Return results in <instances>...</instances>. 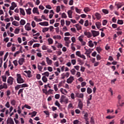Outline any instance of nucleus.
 Instances as JSON below:
<instances>
[{
    "instance_id": "obj_40",
    "label": "nucleus",
    "mask_w": 124,
    "mask_h": 124,
    "mask_svg": "<svg viewBox=\"0 0 124 124\" xmlns=\"http://www.w3.org/2000/svg\"><path fill=\"white\" fill-rule=\"evenodd\" d=\"M37 67L39 71H42V69H43V67L42 66L38 64Z\"/></svg>"
},
{
    "instance_id": "obj_14",
    "label": "nucleus",
    "mask_w": 124,
    "mask_h": 124,
    "mask_svg": "<svg viewBox=\"0 0 124 124\" xmlns=\"http://www.w3.org/2000/svg\"><path fill=\"white\" fill-rule=\"evenodd\" d=\"M7 85L5 83H3V85L1 84L0 85V90H2V89H7Z\"/></svg>"
},
{
    "instance_id": "obj_37",
    "label": "nucleus",
    "mask_w": 124,
    "mask_h": 124,
    "mask_svg": "<svg viewBox=\"0 0 124 124\" xmlns=\"http://www.w3.org/2000/svg\"><path fill=\"white\" fill-rule=\"evenodd\" d=\"M49 75H50V73H49V72H45V73L42 74V75H45L47 77H49Z\"/></svg>"
},
{
    "instance_id": "obj_29",
    "label": "nucleus",
    "mask_w": 124,
    "mask_h": 124,
    "mask_svg": "<svg viewBox=\"0 0 124 124\" xmlns=\"http://www.w3.org/2000/svg\"><path fill=\"white\" fill-rule=\"evenodd\" d=\"M20 24L21 26H24L26 24V21L24 19H21Z\"/></svg>"
},
{
    "instance_id": "obj_50",
    "label": "nucleus",
    "mask_w": 124,
    "mask_h": 124,
    "mask_svg": "<svg viewBox=\"0 0 124 124\" xmlns=\"http://www.w3.org/2000/svg\"><path fill=\"white\" fill-rule=\"evenodd\" d=\"M40 46V44H35L33 45V48L38 47Z\"/></svg>"
},
{
    "instance_id": "obj_7",
    "label": "nucleus",
    "mask_w": 124,
    "mask_h": 124,
    "mask_svg": "<svg viewBox=\"0 0 124 124\" xmlns=\"http://www.w3.org/2000/svg\"><path fill=\"white\" fill-rule=\"evenodd\" d=\"M25 29L26 31H31V23H27V25L25 26Z\"/></svg>"
},
{
    "instance_id": "obj_60",
    "label": "nucleus",
    "mask_w": 124,
    "mask_h": 124,
    "mask_svg": "<svg viewBox=\"0 0 124 124\" xmlns=\"http://www.w3.org/2000/svg\"><path fill=\"white\" fill-rule=\"evenodd\" d=\"M31 26H32V28H35L36 24H35V22H34V21H32Z\"/></svg>"
},
{
    "instance_id": "obj_5",
    "label": "nucleus",
    "mask_w": 124,
    "mask_h": 124,
    "mask_svg": "<svg viewBox=\"0 0 124 124\" xmlns=\"http://www.w3.org/2000/svg\"><path fill=\"white\" fill-rule=\"evenodd\" d=\"M91 32L93 37H96V36H98V35H99V32L98 31L92 30Z\"/></svg>"
},
{
    "instance_id": "obj_28",
    "label": "nucleus",
    "mask_w": 124,
    "mask_h": 124,
    "mask_svg": "<svg viewBox=\"0 0 124 124\" xmlns=\"http://www.w3.org/2000/svg\"><path fill=\"white\" fill-rule=\"evenodd\" d=\"M65 98V96L64 95H62L60 99V102L61 103H62L64 100V99Z\"/></svg>"
},
{
    "instance_id": "obj_51",
    "label": "nucleus",
    "mask_w": 124,
    "mask_h": 124,
    "mask_svg": "<svg viewBox=\"0 0 124 124\" xmlns=\"http://www.w3.org/2000/svg\"><path fill=\"white\" fill-rule=\"evenodd\" d=\"M60 11H61V7L60 6H58L56 8V12L57 13H59V12H60Z\"/></svg>"
},
{
    "instance_id": "obj_10",
    "label": "nucleus",
    "mask_w": 124,
    "mask_h": 124,
    "mask_svg": "<svg viewBox=\"0 0 124 124\" xmlns=\"http://www.w3.org/2000/svg\"><path fill=\"white\" fill-rule=\"evenodd\" d=\"M24 72L27 73L28 78H31V77H32V75H31V71H25Z\"/></svg>"
},
{
    "instance_id": "obj_64",
    "label": "nucleus",
    "mask_w": 124,
    "mask_h": 124,
    "mask_svg": "<svg viewBox=\"0 0 124 124\" xmlns=\"http://www.w3.org/2000/svg\"><path fill=\"white\" fill-rule=\"evenodd\" d=\"M86 85H87V83H86L85 81H83V82H81V87H85V86H86Z\"/></svg>"
},
{
    "instance_id": "obj_18",
    "label": "nucleus",
    "mask_w": 124,
    "mask_h": 124,
    "mask_svg": "<svg viewBox=\"0 0 124 124\" xmlns=\"http://www.w3.org/2000/svg\"><path fill=\"white\" fill-rule=\"evenodd\" d=\"M88 117H89V114L88 112H86L84 115V119L85 121H89V118H88Z\"/></svg>"
},
{
    "instance_id": "obj_62",
    "label": "nucleus",
    "mask_w": 124,
    "mask_h": 124,
    "mask_svg": "<svg viewBox=\"0 0 124 124\" xmlns=\"http://www.w3.org/2000/svg\"><path fill=\"white\" fill-rule=\"evenodd\" d=\"M60 94H56L55 95V98L56 99H59L60 98Z\"/></svg>"
},
{
    "instance_id": "obj_4",
    "label": "nucleus",
    "mask_w": 124,
    "mask_h": 124,
    "mask_svg": "<svg viewBox=\"0 0 124 124\" xmlns=\"http://www.w3.org/2000/svg\"><path fill=\"white\" fill-rule=\"evenodd\" d=\"M74 81V77H73V76H70L69 78L67 79L66 82L68 84H71Z\"/></svg>"
},
{
    "instance_id": "obj_61",
    "label": "nucleus",
    "mask_w": 124,
    "mask_h": 124,
    "mask_svg": "<svg viewBox=\"0 0 124 124\" xmlns=\"http://www.w3.org/2000/svg\"><path fill=\"white\" fill-rule=\"evenodd\" d=\"M63 102H64V103H65L66 104H67V103H68V99L65 98Z\"/></svg>"
},
{
    "instance_id": "obj_54",
    "label": "nucleus",
    "mask_w": 124,
    "mask_h": 124,
    "mask_svg": "<svg viewBox=\"0 0 124 124\" xmlns=\"http://www.w3.org/2000/svg\"><path fill=\"white\" fill-rule=\"evenodd\" d=\"M36 78L38 79V80H40V79H41V75L39 74H37Z\"/></svg>"
},
{
    "instance_id": "obj_30",
    "label": "nucleus",
    "mask_w": 124,
    "mask_h": 124,
    "mask_svg": "<svg viewBox=\"0 0 124 124\" xmlns=\"http://www.w3.org/2000/svg\"><path fill=\"white\" fill-rule=\"evenodd\" d=\"M76 27L77 28L78 31H80V30H81L82 29L81 26H80V25L78 24H76Z\"/></svg>"
},
{
    "instance_id": "obj_35",
    "label": "nucleus",
    "mask_w": 124,
    "mask_h": 124,
    "mask_svg": "<svg viewBox=\"0 0 124 124\" xmlns=\"http://www.w3.org/2000/svg\"><path fill=\"white\" fill-rule=\"evenodd\" d=\"M49 31V28L45 27L43 29L42 31L43 32H46V31Z\"/></svg>"
},
{
    "instance_id": "obj_52",
    "label": "nucleus",
    "mask_w": 124,
    "mask_h": 124,
    "mask_svg": "<svg viewBox=\"0 0 124 124\" xmlns=\"http://www.w3.org/2000/svg\"><path fill=\"white\" fill-rule=\"evenodd\" d=\"M76 56H78V57H80L81 56V52L80 51H78L76 52Z\"/></svg>"
},
{
    "instance_id": "obj_22",
    "label": "nucleus",
    "mask_w": 124,
    "mask_h": 124,
    "mask_svg": "<svg viewBox=\"0 0 124 124\" xmlns=\"http://www.w3.org/2000/svg\"><path fill=\"white\" fill-rule=\"evenodd\" d=\"M27 14L28 15H31V8H29L28 9H26Z\"/></svg>"
},
{
    "instance_id": "obj_2",
    "label": "nucleus",
    "mask_w": 124,
    "mask_h": 124,
    "mask_svg": "<svg viewBox=\"0 0 124 124\" xmlns=\"http://www.w3.org/2000/svg\"><path fill=\"white\" fill-rule=\"evenodd\" d=\"M13 81H14V78L11 77H9L7 79V83L10 86H12L13 85Z\"/></svg>"
},
{
    "instance_id": "obj_17",
    "label": "nucleus",
    "mask_w": 124,
    "mask_h": 124,
    "mask_svg": "<svg viewBox=\"0 0 124 124\" xmlns=\"http://www.w3.org/2000/svg\"><path fill=\"white\" fill-rule=\"evenodd\" d=\"M83 11H84L85 13H87V12H90V11H91V9L88 7H86L84 8Z\"/></svg>"
},
{
    "instance_id": "obj_21",
    "label": "nucleus",
    "mask_w": 124,
    "mask_h": 124,
    "mask_svg": "<svg viewBox=\"0 0 124 124\" xmlns=\"http://www.w3.org/2000/svg\"><path fill=\"white\" fill-rule=\"evenodd\" d=\"M87 93H88V94H91V93H93V90L91 88L88 87L87 89Z\"/></svg>"
},
{
    "instance_id": "obj_59",
    "label": "nucleus",
    "mask_w": 124,
    "mask_h": 124,
    "mask_svg": "<svg viewBox=\"0 0 124 124\" xmlns=\"http://www.w3.org/2000/svg\"><path fill=\"white\" fill-rule=\"evenodd\" d=\"M96 51H97L98 53H100V52H101V47H96Z\"/></svg>"
},
{
    "instance_id": "obj_48",
    "label": "nucleus",
    "mask_w": 124,
    "mask_h": 124,
    "mask_svg": "<svg viewBox=\"0 0 124 124\" xmlns=\"http://www.w3.org/2000/svg\"><path fill=\"white\" fill-rule=\"evenodd\" d=\"M90 123L92 124H94V119H93V117H92L91 118V121H90Z\"/></svg>"
},
{
    "instance_id": "obj_39",
    "label": "nucleus",
    "mask_w": 124,
    "mask_h": 124,
    "mask_svg": "<svg viewBox=\"0 0 124 124\" xmlns=\"http://www.w3.org/2000/svg\"><path fill=\"white\" fill-rule=\"evenodd\" d=\"M7 124H8L9 123L10 124H14V122L13 121V119H11L9 121H7Z\"/></svg>"
},
{
    "instance_id": "obj_9",
    "label": "nucleus",
    "mask_w": 124,
    "mask_h": 124,
    "mask_svg": "<svg viewBox=\"0 0 124 124\" xmlns=\"http://www.w3.org/2000/svg\"><path fill=\"white\" fill-rule=\"evenodd\" d=\"M84 35L88 37V38H91L93 36V34L90 32L85 31Z\"/></svg>"
},
{
    "instance_id": "obj_53",
    "label": "nucleus",
    "mask_w": 124,
    "mask_h": 124,
    "mask_svg": "<svg viewBox=\"0 0 124 124\" xmlns=\"http://www.w3.org/2000/svg\"><path fill=\"white\" fill-rule=\"evenodd\" d=\"M13 63L15 66H17L18 65V61L17 60H15L13 61Z\"/></svg>"
},
{
    "instance_id": "obj_26",
    "label": "nucleus",
    "mask_w": 124,
    "mask_h": 124,
    "mask_svg": "<svg viewBox=\"0 0 124 124\" xmlns=\"http://www.w3.org/2000/svg\"><path fill=\"white\" fill-rule=\"evenodd\" d=\"M89 46L90 47V48H93V41L90 40L89 41Z\"/></svg>"
},
{
    "instance_id": "obj_55",
    "label": "nucleus",
    "mask_w": 124,
    "mask_h": 124,
    "mask_svg": "<svg viewBox=\"0 0 124 124\" xmlns=\"http://www.w3.org/2000/svg\"><path fill=\"white\" fill-rule=\"evenodd\" d=\"M106 118V119H108V120H111V119H114V118H115V117L108 115Z\"/></svg>"
},
{
    "instance_id": "obj_16",
    "label": "nucleus",
    "mask_w": 124,
    "mask_h": 124,
    "mask_svg": "<svg viewBox=\"0 0 124 124\" xmlns=\"http://www.w3.org/2000/svg\"><path fill=\"white\" fill-rule=\"evenodd\" d=\"M95 16L96 17V18L98 19L99 20L101 18V15H100V14L98 13H96L95 14Z\"/></svg>"
},
{
    "instance_id": "obj_31",
    "label": "nucleus",
    "mask_w": 124,
    "mask_h": 124,
    "mask_svg": "<svg viewBox=\"0 0 124 124\" xmlns=\"http://www.w3.org/2000/svg\"><path fill=\"white\" fill-rule=\"evenodd\" d=\"M19 32H20V29L18 28H16L14 31L16 34H18V33H19Z\"/></svg>"
},
{
    "instance_id": "obj_27",
    "label": "nucleus",
    "mask_w": 124,
    "mask_h": 124,
    "mask_svg": "<svg viewBox=\"0 0 124 124\" xmlns=\"http://www.w3.org/2000/svg\"><path fill=\"white\" fill-rule=\"evenodd\" d=\"M12 25L16 26V27H18V26H19V22L16 21H14L12 22Z\"/></svg>"
},
{
    "instance_id": "obj_58",
    "label": "nucleus",
    "mask_w": 124,
    "mask_h": 124,
    "mask_svg": "<svg viewBox=\"0 0 124 124\" xmlns=\"http://www.w3.org/2000/svg\"><path fill=\"white\" fill-rule=\"evenodd\" d=\"M23 91L24 89H20L18 92V95H19L20 93H23Z\"/></svg>"
},
{
    "instance_id": "obj_57",
    "label": "nucleus",
    "mask_w": 124,
    "mask_h": 124,
    "mask_svg": "<svg viewBox=\"0 0 124 124\" xmlns=\"http://www.w3.org/2000/svg\"><path fill=\"white\" fill-rule=\"evenodd\" d=\"M61 24L62 27H63V26H64V19H62L61 20Z\"/></svg>"
},
{
    "instance_id": "obj_15",
    "label": "nucleus",
    "mask_w": 124,
    "mask_h": 124,
    "mask_svg": "<svg viewBox=\"0 0 124 124\" xmlns=\"http://www.w3.org/2000/svg\"><path fill=\"white\" fill-rule=\"evenodd\" d=\"M46 62H47V64H49V65H51V64H52V62H53V61H52V60H50L49 57H46Z\"/></svg>"
},
{
    "instance_id": "obj_43",
    "label": "nucleus",
    "mask_w": 124,
    "mask_h": 124,
    "mask_svg": "<svg viewBox=\"0 0 124 124\" xmlns=\"http://www.w3.org/2000/svg\"><path fill=\"white\" fill-rule=\"evenodd\" d=\"M76 73V70H75L74 69H72L71 70V73L72 74V75H75V73Z\"/></svg>"
},
{
    "instance_id": "obj_1",
    "label": "nucleus",
    "mask_w": 124,
    "mask_h": 124,
    "mask_svg": "<svg viewBox=\"0 0 124 124\" xmlns=\"http://www.w3.org/2000/svg\"><path fill=\"white\" fill-rule=\"evenodd\" d=\"M16 76V81L18 84H22L25 82V81H24V79L22 78V77L20 74H17Z\"/></svg>"
},
{
    "instance_id": "obj_8",
    "label": "nucleus",
    "mask_w": 124,
    "mask_h": 124,
    "mask_svg": "<svg viewBox=\"0 0 124 124\" xmlns=\"http://www.w3.org/2000/svg\"><path fill=\"white\" fill-rule=\"evenodd\" d=\"M116 6H117L118 9H120L122 6H124V2H119L115 4Z\"/></svg>"
},
{
    "instance_id": "obj_45",
    "label": "nucleus",
    "mask_w": 124,
    "mask_h": 124,
    "mask_svg": "<svg viewBox=\"0 0 124 124\" xmlns=\"http://www.w3.org/2000/svg\"><path fill=\"white\" fill-rule=\"evenodd\" d=\"M102 12L105 14H108V13H109V11H108V10H106V9H103Z\"/></svg>"
},
{
    "instance_id": "obj_47",
    "label": "nucleus",
    "mask_w": 124,
    "mask_h": 124,
    "mask_svg": "<svg viewBox=\"0 0 124 124\" xmlns=\"http://www.w3.org/2000/svg\"><path fill=\"white\" fill-rule=\"evenodd\" d=\"M36 114H37V112L36 111H33L32 112V115H31V118H33V117H35L36 116Z\"/></svg>"
},
{
    "instance_id": "obj_34",
    "label": "nucleus",
    "mask_w": 124,
    "mask_h": 124,
    "mask_svg": "<svg viewBox=\"0 0 124 124\" xmlns=\"http://www.w3.org/2000/svg\"><path fill=\"white\" fill-rule=\"evenodd\" d=\"M117 24L119 25H123V24H124V21L123 20L118 19Z\"/></svg>"
},
{
    "instance_id": "obj_44",
    "label": "nucleus",
    "mask_w": 124,
    "mask_h": 124,
    "mask_svg": "<svg viewBox=\"0 0 124 124\" xmlns=\"http://www.w3.org/2000/svg\"><path fill=\"white\" fill-rule=\"evenodd\" d=\"M11 104L15 106V105H16V101H15V100H12L11 102Z\"/></svg>"
},
{
    "instance_id": "obj_6",
    "label": "nucleus",
    "mask_w": 124,
    "mask_h": 124,
    "mask_svg": "<svg viewBox=\"0 0 124 124\" xmlns=\"http://www.w3.org/2000/svg\"><path fill=\"white\" fill-rule=\"evenodd\" d=\"M61 76L62 77L61 79H64L65 77L68 78V77H69V73L67 72L66 73H63L61 75Z\"/></svg>"
},
{
    "instance_id": "obj_42",
    "label": "nucleus",
    "mask_w": 124,
    "mask_h": 124,
    "mask_svg": "<svg viewBox=\"0 0 124 124\" xmlns=\"http://www.w3.org/2000/svg\"><path fill=\"white\" fill-rule=\"evenodd\" d=\"M47 41L49 44H53V39L52 38L48 39Z\"/></svg>"
},
{
    "instance_id": "obj_56",
    "label": "nucleus",
    "mask_w": 124,
    "mask_h": 124,
    "mask_svg": "<svg viewBox=\"0 0 124 124\" xmlns=\"http://www.w3.org/2000/svg\"><path fill=\"white\" fill-rule=\"evenodd\" d=\"M8 56V52H6V53L5 54L4 57V59H3L4 61H5V60L7 58Z\"/></svg>"
},
{
    "instance_id": "obj_41",
    "label": "nucleus",
    "mask_w": 124,
    "mask_h": 124,
    "mask_svg": "<svg viewBox=\"0 0 124 124\" xmlns=\"http://www.w3.org/2000/svg\"><path fill=\"white\" fill-rule=\"evenodd\" d=\"M62 91H63V92H64V93H67V91H66V90L65 89H63V88H61L60 89V92L61 93H62L63 94H64V93H62Z\"/></svg>"
},
{
    "instance_id": "obj_19",
    "label": "nucleus",
    "mask_w": 124,
    "mask_h": 124,
    "mask_svg": "<svg viewBox=\"0 0 124 124\" xmlns=\"http://www.w3.org/2000/svg\"><path fill=\"white\" fill-rule=\"evenodd\" d=\"M67 13H68L69 18H72V13H73L72 11L69 10L68 11Z\"/></svg>"
},
{
    "instance_id": "obj_63",
    "label": "nucleus",
    "mask_w": 124,
    "mask_h": 124,
    "mask_svg": "<svg viewBox=\"0 0 124 124\" xmlns=\"http://www.w3.org/2000/svg\"><path fill=\"white\" fill-rule=\"evenodd\" d=\"M79 58L83 59V60H86V56L83 54H81Z\"/></svg>"
},
{
    "instance_id": "obj_11",
    "label": "nucleus",
    "mask_w": 124,
    "mask_h": 124,
    "mask_svg": "<svg viewBox=\"0 0 124 124\" xmlns=\"http://www.w3.org/2000/svg\"><path fill=\"white\" fill-rule=\"evenodd\" d=\"M78 107H79V109H80V110H82V109H83V102L82 101H81L80 99H78Z\"/></svg>"
},
{
    "instance_id": "obj_32",
    "label": "nucleus",
    "mask_w": 124,
    "mask_h": 124,
    "mask_svg": "<svg viewBox=\"0 0 124 124\" xmlns=\"http://www.w3.org/2000/svg\"><path fill=\"white\" fill-rule=\"evenodd\" d=\"M38 11V8L37 7H34L32 10V12L34 14H35V13Z\"/></svg>"
},
{
    "instance_id": "obj_3",
    "label": "nucleus",
    "mask_w": 124,
    "mask_h": 124,
    "mask_svg": "<svg viewBox=\"0 0 124 124\" xmlns=\"http://www.w3.org/2000/svg\"><path fill=\"white\" fill-rule=\"evenodd\" d=\"M76 97H78V98H84V93H79L78 92H75Z\"/></svg>"
},
{
    "instance_id": "obj_12",
    "label": "nucleus",
    "mask_w": 124,
    "mask_h": 124,
    "mask_svg": "<svg viewBox=\"0 0 124 124\" xmlns=\"http://www.w3.org/2000/svg\"><path fill=\"white\" fill-rule=\"evenodd\" d=\"M39 25H40L41 26H44L45 27H47L49 26V23L47 21H45L43 22H40L39 23Z\"/></svg>"
},
{
    "instance_id": "obj_13",
    "label": "nucleus",
    "mask_w": 124,
    "mask_h": 124,
    "mask_svg": "<svg viewBox=\"0 0 124 124\" xmlns=\"http://www.w3.org/2000/svg\"><path fill=\"white\" fill-rule=\"evenodd\" d=\"M24 62H25V59L24 58H20L18 60V63L19 65H23Z\"/></svg>"
},
{
    "instance_id": "obj_36",
    "label": "nucleus",
    "mask_w": 124,
    "mask_h": 124,
    "mask_svg": "<svg viewBox=\"0 0 124 124\" xmlns=\"http://www.w3.org/2000/svg\"><path fill=\"white\" fill-rule=\"evenodd\" d=\"M62 17L64 19H66V18H67V16H66V14H65V13H63L62 14Z\"/></svg>"
},
{
    "instance_id": "obj_23",
    "label": "nucleus",
    "mask_w": 124,
    "mask_h": 124,
    "mask_svg": "<svg viewBox=\"0 0 124 124\" xmlns=\"http://www.w3.org/2000/svg\"><path fill=\"white\" fill-rule=\"evenodd\" d=\"M19 9H20V12L21 14H22L23 16H25V15H26V13H25V10H24L22 8H20Z\"/></svg>"
},
{
    "instance_id": "obj_20",
    "label": "nucleus",
    "mask_w": 124,
    "mask_h": 124,
    "mask_svg": "<svg viewBox=\"0 0 124 124\" xmlns=\"http://www.w3.org/2000/svg\"><path fill=\"white\" fill-rule=\"evenodd\" d=\"M56 106H58L59 109H61V104L59 102V101L56 100L54 103Z\"/></svg>"
},
{
    "instance_id": "obj_24",
    "label": "nucleus",
    "mask_w": 124,
    "mask_h": 124,
    "mask_svg": "<svg viewBox=\"0 0 124 124\" xmlns=\"http://www.w3.org/2000/svg\"><path fill=\"white\" fill-rule=\"evenodd\" d=\"M42 80L44 82V83H47V81H48V79H47V78H46V76H43L42 78Z\"/></svg>"
},
{
    "instance_id": "obj_38",
    "label": "nucleus",
    "mask_w": 124,
    "mask_h": 124,
    "mask_svg": "<svg viewBox=\"0 0 124 124\" xmlns=\"http://www.w3.org/2000/svg\"><path fill=\"white\" fill-rule=\"evenodd\" d=\"M20 88H22L21 85H17L15 87V89L16 91H18V90H19V89H20Z\"/></svg>"
},
{
    "instance_id": "obj_25",
    "label": "nucleus",
    "mask_w": 124,
    "mask_h": 124,
    "mask_svg": "<svg viewBox=\"0 0 124 124\" xmlns=\"http://www.w3.org/2000/svg\"><path fill=\"white\" fill-rule=\"evenodd\" d=\"M95 25H96L97 28L100 29V27L101 26V23H100L99 22H96L95 23Z\"/></svg>"
},
{
    "instance_id": "obj_46",
    "label": "nucleus",
    "mask_w": 124,
    "mask_h": 124,
    "mask_svg": "<svg viewBox=\"0 0 124 124\" xmlns=\"http://www.w3.org/2000/svg\"><path fill=\"white\" fill-rule=\"evenodd\" d=\"M21 88H27V87H29V85L28 84H27L26 83L21 84Z\"/></svg>"
},
{
    "instance_id": "obj_33",
    "label": "nucleus",
    "mask_w": 124,
    "mask_h": 124,
    "mask_svg": "<svg viewBox=\"0 0 124 124\" xmlns=\"http://www.w3.org/2000/svg\"><path fill=\"white\" fill-rule=\"evenodd\" d=\"M75 9H76V11L77 13H78L79 14H80V13H81V12H82V10L79 9L77 7H76Z\"/></svg>"
},
{
    "instance_id": "obj_49",
    "label": "nucleus",
    "mask_w": 124,
    "mask_h": 124,
    "mask_svg": "<svg viewBox=\"0 0 124 124\" xmlns=\"http://www.w3.org/2000/svg\"><path fill=\"white\" fill-rule=\"evenodd\" d=\"M124 102H123L121 104V103H120V104H118L117 105V107H123V106H124Z\"/></svg>"
}]
</instances>
